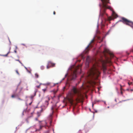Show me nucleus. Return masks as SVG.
<instances>
[{
    "label": "nucleus",
    "instance_id": "obj_1",
    "mask_svg": "<svg viewBox=\"0 0 133 133\" xmlns=\"http://www.w3.org/2000/svg\"><path fill=\"white\" fill-rule=\"evenodd\" d=\"M100 73L98 68V66L94 64L88 72L87 79L90 81L89 82H92V79H96L99 76Z\"/></svg>",
    "mask_w": 133,
    "mask_h": 133
},
{
    "label": "nucleus",
    "instance_id": "obj_2",
    "mask_svg": "<svg viewBox=\"0 0 133 133\" xmlns=\"http://www.w3.org/2000/svg\"><path fill=\"white\" fill-rule=\"evenodd\" d=\"M102 2V3H100L99 5L100 8V12H101V9L103 8L104 9L103 10V13L100 12V15L102 16L103 15V14L105 12V10L107 9H109L110 10L112 11V15L115 18H116L118 17V16L117 14L113 11L111 7L108 6L107 5V4L109 3V0H101Z\"/></svg>",
    "mask_w": 133,
    "mask_h": 133
},
{
    "label": "nucleus",
    "instance_id": "obj_3",
    "mask_svg": "<svg viewBox=\"0 0 133 133\" xmlns=\"http://www.w3.org/2000/svg\"><path fill=\"white\" fill-rule=\"evenodd\" d=\"M81 65H78L77 66H74L69 68V70L70 71L71 73L68 77V79L70 80H74L76 77L77 73H81Z\"/></svg>",
    "mask_w": 133,
    "mask_h": 133
},
{
    "label": "nucleus",
    "instance_id": "obj_4",
    "mask_svg": "<svg viewBox=\"0 0 133 133\" xmlns=\"http://www.w3.org/2000/svg\"><path fill=\"white\" fill-rule=\"evenodd\" d=\"M119 21L122 22L124 24L133 28V22L126 18L124 17H122L121 18V20H120Z\"/></svg>",
    "mask_w": 133,
    "mask_h": 133
},
{
    "label": "nucleus",
    "instance_id": "obj_5",
    "mask_svg": "<svg viewBox=\"0 0 133 133\" xmlns=\"http://www.w3.org/2000/svg\"><path fill=\"white\" fill-rule=\"evenodd\" d=\"M94 39H93L90 42L89 44V45L86 48L85 50L84 51V54H87L89 50V48L90 47L92 48L93 46V43H94Z\"/></svg>",
    "mask_w": 133,
    "mask_h": 133
},
{
    "label": "nucleus",
    "instance_id": "obj_6",
    "mask_svg": "<svg viewBox=\"0 0 133 133\" xmlns=\"http://www.w3.org/2000/svg\"><path fill=\"white\" fill-rule=\"evenodd\" d=\"M71 92L74 94H76L78 96H80L81 93L79 90H78L75 87H73L71 90Z\"/></svg>",
    "mask_w": 133,
    "mask_h": 133
},
{
    "label": "nucleus",
    "instance_id": "obj_7",
    "mask_svg": "<svg viewBox=\"0 0 133 133\" xmlns=\"http://www.w3.org/2000/svg\"><path fill=\"white\" fill-rule=\"evenodd\" d=\"M45 103V105L46 106H47L48 105V102L50 99V98L48 96H46L44 98Z\"/></svg>",
    "mask_w": 133,
    "mask_h": 133
},
{
    "label": "nucleus",
    "instance_id": "obj_8",
    "mask_svg": "<svg viewBox=\"0 0 133 133\" xmlns=\"http://www.w3.org/2000/svg\"><path fill=\"white\" fill-rule=\"evenodd\" d=\"M55 65V64L52 63L51 61H49L47 66V68L49 69L50 67L51 66L52 67L54 66Z\"/></svg>",
    "mask_w": 133,
    "mask_h": 133
},
{
    "label": "nucleus",
    "instance_id": "obj_9",
    "mask_svg": "<svg viewBox=\"0 0 133 133\" xmlns=\"http://www.w3.org/2000/svg\"><path fill=\"white\" fill-rule=\"evenodd\" d=\"M68 100L69 102L71 105L73 104V102L74 100L72 99V98H68Z\"/></svg>",
    "mask_w": 133,
    "mask_h": 133
},
{
    "label": "nucleus",
    "instance_id": "obj_10",
    "mask_svg": "<svg viewBox=\"0 0 133 133\" xmlns=\"http://www.w3.org/2000/svg\"><path fill=\"white\" fill-rule=\"evenodd\" d=\"M46 123V122L45 121H43V122L42 123H40V129H41L42 127H43V124H44Z\"/></svg>",
    "mask_w": 133,
    "mask_h": 133
},
{
    "label": "nucleus",
    "instance_id": "obj_11",
    "mask_svg": "<svg viewBox=\"0 0 133 133\" xmlns=\"http://www.w3.org/2000/svg\"><path fill=\"white\" fill-rule=\"evenodd\" d=\"M102 68L104 71H105L106 70V68L105 65L103 64H102Z\"/></svg>",
    "mask_w": 133,
    "mask_h": 133
},
{
    "label": "nucleus",
    "instance_id": "obj_12",
    "mask_svg": "<svg viewBox=\"0 0 133 133\" xmlns=\"http://www.w3.org/2000/svg\"><path fill=\"white\" fill-rule=\"evenodd\" d=\"M89 58L88 57H87L86 59L87 63L88 64H89Z\"/></svg>",
    "mask_w": 133,
    "mask_h": 133
},
{
    "label": "nucleus",
    "instance_id": "obj_13",
    "mask_svg": "<svg viewBox=\"0 0 133 133\" xmlns=\"http://www.w3.org/2000/svg\"><path fill=\"white\" fill-rule=\"evenodd\" d=\"M35 78H38L39 77V75L37 73H36L35 74Z\"/></svg>",
    "mask_w": 133,
    "mask_h": 133
},
{
    "label": "nucleus",
    "instance_id": "obj_14",
    "mask_svg": "<svg viewBox=\"0 0 133 133\" xmlns=\"http://www.w3.org/2000/svg\"><path fill=\"white\" fill-rule=\"evenodd\" d=\"M109 54H110V57L111 58H113L114 57V55L112 53H109Z\"/></svg>",
    "mask_w": 133,
    "mask_h": 133
},
{
    "label": "nucleus",
    "instance_id": "obj_15",
    "mask_svg": "<svg viewBox=\"0 0 133 133\" xmlns=\"http://www.w3.org/2000/svg\"><path fill=\"white\" fill-rule=\"evenodd\" d=\"M68 75V74L67 73L65 75V77L64 78H63L62 79V81H63V80L64 79H65V78Z\"/></svg>",
    "mask_w": 133,
    "mask_h": 133
},
{
    "label": "nucleus",
    "instance_id": "obj_16",
    "mask_svg": "<svg viewBox=\"0 0 133 133\" xmlns=\"http://www.w3.org/2000/svg\"><path fill=\"white\" fill-rule=\"evenodd\" d=\"M8 54H7L6 55H2V56H4V57H7L8 56Z\"/></svg>",
    "mask_w": 133,
    "mask_h": 133
},
{
    "label": "nucleus",
    "instance_id": "obj_17",
    "mask_svg": "<svg viewBox=\"0 0 133 133\" xmlns=\"http://www.w3.org/2000/svg\"><path fill=\"white\" fill-rule=\"evenodd\" d=\"M16 73L17 74H18V75H19V74L18 72V71L17 70H16Z\"/></svg>",
    "mask_w": 133,
    "mask_h": 133
},
{
    "label": "nucleus",
    "instance_id": "obj_18",
    "mask_svg": "<svg viewBox=\"0 0 133 133\" xmlns=\"http://www.w3.org/2000/svg\"><path fill=\"white\" fill-rule=\"evenodd\" d=\"M132 82H128V84H129V85H130L132 84Z\"/></svg>",
    "mask_w": 133,
    "mask_h": 133
},
{
    "label": "nucleus",
    "instance_id": "obj_19",
    "mask_svg": "<svg viewBox=\"0 0 133 133\" xmlns=\"http://www.w3.org/2000/svg\"><path fill=\"white\" fill-rule=\"evenodd\" d=\"M36 87L38 88H40V84L36 86Z\"/></svg>",
    "mask_w": 133,
    "mask_h": 133
},
{
    "label": "nucleus",
    "instance_id": "obj_20",
    "mask_svg": "<svg viewBox=\"0 0 133 133\" xmlns=\"http://www.w3.org/2000/svg\"><path fill=\"white\" fill-rule=\"evenodd\" d=\"M15 97V95H13L11 96V97L13 98Z\"/></svg>",
    "mask_w": 133,
    "mask_h": 133
},
{
    "label": "nucleus",
    "instance_id": "obj_21",
    "mask_svg": "<svg viewBox=\"0 0 133 133\" xmlns=\"http://www.w3.org/2000/svg\"><path fill=\"white\" fill-rule=\"evenodd\" d=\"M16 61H18V62H19L21 63H22L21 62H20V61L19 59H18V60L16 59Z\"/></svg>",
    "mask_w": 133,
    "mask_h": 133
},
{
    "label": "nucleus",
    "instance_id": "obj_22",
    "mask_svg": "<svg viewBox=\"0 0 133 133\" xmlns=\"http://www.w3.org/2000/svg\"><path fill=\"white\" fill-rule=\"evenodd\" d=\"M53 108H53V107H51V110H52V112H54V111H53Z\"/></svg>",
    "mask_w": 133,
    "mask_h": 133
},
{
    "label": "nucleus",
    "instance_id": "obj_23",
    "mask_svg": "<svg viewBox=\"0 0 133 133\" xmlns=\"http://www.w3.org/2000/svg\"><path fill=\"white\" fill-rule=\"evenodd\" d=\"M121 94L122 95H123V92L122 91H121Z\"/></svg>",
    "mask_w": 133,
    "mask_h": 133
},
{
    "label": "nucleus",
    "instance_id": "obj_24",
    "mask_svg": "<svg viewBox=\"0 0 133 133\" xmlns=\"http://www.w3.org/2000/svg\"><path fill=\"white\" fill-rule=\"evenodd\" d=\"M37 114H38V117H39V116H40V115L39 114V112H37Z\"/></svg>",
    "mask_w": 133,
    "mask_h": 133
},
{
    "label": "nucleus",
    "instance_id": "obj_25",
    "mask_svg": "<svg viewBox=\"0 0 133 133\" xmlns=\"http://www.w3.org/2000/svg\"><path fill=\"white\" fill-rule=\"evenodd\" d=\"M34 96H32L31 97V99L32 100Z\"/></svg>",
    "mask_w": 133,
    "mask_h": 133
},
{
    "label": "nucleus",
    "instance_id": "obj_26",
    "mask_svg": "<svg viewBox=\"0 0 133 133\" xmlns=\"http://www.w3.org/2000/svg\"><path fill=\"white\" fill-rule=\"evenodd\" d=\"M58 91V90H57L56 91H54V92L55 93H56L57 91Z\"/></svg>",
    "mask_w": 133,
    "mask_h": 133
},
{
    "label": "nucleus",
    "instance_id": "obj_27",
    "mask_svg": "<svg viewBox=\"0 0 133 133\" xmlns=\"http://www.w3.org/2000/svg\"><path fill=\"white\" fill-rule=\"evenodd\" d=\"M35 120H36V121H38V118H35Z\"/></svg>",
    "mask_w": 133,
    "mask_h": 133
},
{
    "label": "nucleus",
    "instance_id": "obj_28",
    "mask_svg": "<svg viewBox=\"0 0 133 133\" xmlns=\"http://www.w3.org/2000/svg\"><path fill=\"white\" fill-rule=\"evenodd\" d=\"M43 90L44 92L46 90V89H43Z\"/></svg>",
    "mask_w": 133,
    "mask_h": 133
},
{
    "label": "nucleus",
    "instance_id": "obj_29",
    "mask_svg": "<svg viewBox=\"0 0 133 133\" xmlns=\"http://www.w3.org/2000/svg\"><path fill=\"white\" fill-rule=\"evenodd\" d=\"M120 90V91H122L123 90V89L122 88H121Z\"/></svg>",
    "mask_w": 133,
    "mask_h": 133
},
{
    "label": "nucleus",
    "instance_id": "obj_30",
    "mask_svg": "<svg viewBox=\"0 0 133 133\" xmlns=\"http://www.w3.org/2000/svg\"><path fill=\"white\" fill-rule=\"evenodd\" d=\"M55 14H56V13H55V11H54V12H53V14L54 15H55Z\"/></svg>",
    "mask_w": 133,
    "mask_h": 133
},
{
    "label": "nucleus",
    "instance_id": "obj_31",
    "mask_svg": "<svg viewBox=\"0 0 133 133\" xmlns=\"http://www.w3.org/2000/svg\"><path fill=\"white\" fill-rule=\"evenodd\" d=\"M10 52V50L9 51V52L7 53V54H9Z\"/></svg>",
    "mask_w": 133,
    "mask_h": 133
},
{
    "label": "nucleus",
    "instance_id": "obj_32",
    "mask_svg": "<svg viewBox=\"0 0 133 133\" xmlns=\"http://www.w3.org/2000/svg\"><path fill=\"white\" fill-rule=\"evenodd\" d=\"M125 101V100H123V101H121V102H119V103H122V102L124 101Z\"/></svg>",
    "mask_w": 133,
    "mask_h": 133
},
{
    "label": "nucleus",
    "instance_id": "obj_33",
    "mask_svg": "<svg viewBox=\"0 0 133 133\" xmlns=\"http://www.w3.org/2000/svg\"><path fill=\"white\" fill-rule=\"evenodd\" d=\"M14 52L15 53H17V51H16V50H15L14 51Z\"/></svg>",
    "mask_w": 133,
    "mask_h": 133
},
{
    "label": "nucleus",
    "instance_id": "obj_34",
    "mask_svg": "<svg viewBox=\"0 0 133 133\" xmlns=\"http://www.w3.org/2000/svg\"><path fill=\"white\" fill-rule=\"evenodd\" d=\"M110 62V61H107L106 62V63H108V62Z\"/></svg>",
    "mask_w": 133,
    "mask_h": 133
},
{
    "label": "nucleus",
    "instance_id": "obj_35",
    "mask_svg": "<svg viewBox=\"0 0 133 133\" xmlns=\"http://www.w3.org/2000/svg\"><path fill=\"white\" fill-rule=\"evenodd\" d=\"M32 102H31V103H30L29 104V105H31V104L32 103Z\"/></svg>",
    "mask_w": 133,
    "mask_h": 133
},
{
    "label": "nucleus",
    "instance_id": "obj_36",
    "mask_svg": "<svg viewBox=\"0 0 133 133\" xmlns=\"http://www.w3.org/2000/svg\"><path fill=\"white\" fill-rule=\"evenodd\" d=\"M120 86L121 88H122V86L121 85H120Z\"/></svg>",
    "mask_w": 133,
    "mask_h": 133
},
{
    "label": "nucleus",
    "instance_id": "obj_37",
    "mask_svg": "<svg viewBox=\"0 0 133 133\" xmlns=\"http://www.w3.org/2000/svg\"><path fill=\"white\" fill-rule=\"evenodd\" d=\"M26 121L27 122H28V121L27 119H26Z\"/></svg>",
    "mask_w": 133,
    "mask_h": 133
},
{
    "label": "nucleus",
    "instance_id": "obj_38",
    "mask_svg": "<svg viewBox=\"0 0 133 133\" xmlns=\"http://www.w3.org/2000/svg\"><path fill=\"white\" fill-rule=\"evenodd\" d=\"M78 61H79V62H80V61H81V60H79Z\"/></svg>",
    "mask_w": 133,
    "mask_h": 133
},
{
    "label": "nucleus",
    "instance_id": "obj_39",
    "mask_svg": "<svg viewBox=\"0 0 133 133\" xmlns=\"http://www.w3.org/2000/svg\"><path fill=\"white\" fill-rule=\"evenodd\" d=\"M93 105H93V104H92V107H93Z\"/></svg>",
    "mask_w": 133,
    "mask_h": 133
},
{
    "label": "nucleus",
    "instance_id": "obj_40",
    "mask_svg": "<svg viewBox=\"0 0 133 133\" xmlns=\"http://www.w3.org/2000/svg\"><path fill=\"white\" fill-rule=\"evenodd\" d=\"M39 122H41L40 121H39Z\"/></svg>",
    "mask_w": 133,
    "mask_h": 133
},
{
    "label": "nucleus",
    "instance_id": "obj_41",
    "mask_svg": "<svg viewBox=\"0 0 133 133\" xmlns=\"http://www.w3.org/2000/svg\"><path fill=\"white\" fill-rule=\"evenodd\" d=\"M115 101H116V99L115 100Z\"/></svg>",
    "mask_w": 133,
    "mask_h": 133
}]
</instances>
